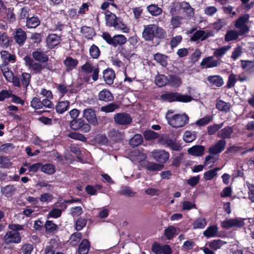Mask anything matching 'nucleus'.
<instances>
[{"label": "nucleus", "mask_w": 254, "mask_h": 254, "mask_svg": "<svg viewBox=\"0 0 254 254\" xmlns=\"http://www.w3.org/2000/svg\"><path fill=\"white\" fill-rule=\"evenodd\" d=\"M120 105L117 103H112L101 107L100 110L105 113H111L119 108Z\"/></svg>", "instance_id": "c03bdc74"}, {"label": "nucleus", "mask_w": 254, "mask_h": 254, "mask_svg": "<svg viewBox=\"0 0 254 254\" xmlns=\"http://www.w3.org/2000/svg\"><path fill=\"white\" fill-rule=\"evenodd\" d=\"M227 22L225 19H219L213 23V28L217 31L220 30L222 27L227 24Z\"/></svg>", "instance_id": "680f3d73"}, {"label": "nucleus", "mask_w": 254, "mask_h": 254, "mask_svg": "<svg viewBox=\"0 0 254 254\" xmlns=\"http://www.w3.org/2000/svg\"><path fill=\"white\" fill-rule=\"evenodd\" d=\"M155 37L159 39H163L166 36V31L162 27L155 24Z\"/></svg>", "instance_id": "bf43d9fd"}, {"label": "nucleus", "mask_w": 254, "mask_h": 254, "mask_svg": "<svg viewBox=\"0 0 254 254\" xmlns=\"http://www.w3.org/2000/svg\"><path fill=\"white\" fill-rule=\"evenodd\" d=\"M148 12L153 16H158L161 14L162 10L157 5L150 4L147 7Z\"/></svg>", "instance_id": "de8ad7c7"}, {"label": "nucleus", "mask_w": 254, "mask_h": 254, "mask_svg": "<svg viewBox=\"0 0 254 254\" xmlns=\"http://www.w3.org/2000/svg\"><path fill=\"white\" fill-rule=\"evenodd\" d=\"M142 37L145 41H152L155 37V24H149L144 26Z\"/></svg>", "instance_id": "ddd939ff"}, {"label": "nucleus", "mask_w": 254, "mask_h": 254, "mask_svg": "<svg viewBox=\"0 0 254 254\" xmlns=\"http://www.w3.org/2000/svg\"><path fill=\"white\" fill-rule=\"evenodd\" d=\"M213 119V118L211 116H206L204 118H202L195 123V124L198 126H203L208 124Z\"/></svg>", "instance_id": "0e129e2a"}, {"label": "nucleus", "mask_w": 254, "mask_h": 254, "mask_svg": "<svg viewBox=\"0 0 254 254\" xmlns=\"http://www.w3.org/2000/svg\"><path fill=\"white\" fill-rule=\"evenodd\" d=\"M196 138V135L194 132L187 131L183 136V139L186 142H191Z\"/></svg>", "instance_id": "052dcab7"}, {"label": "nucleus", "mask_w": 254, "mask_h": 254, "mask_svg": "<svg viewBox=\"0 0 254 254\" xmlns=\"http://www.w3.org/2000/svg\"><path fill=\"white\" fill-rule=\"evenodd\" d=\"M242 68L247 71H250L254 68V61H243L242 63Z\"/></svg>", "instance_id": "774afa93"}, {"label": "nucleus", "mask_w": 254, "mask_h": 254, "mask_svg": "<svg viewBox=\"0 0 254 254\" xmlns=\"http://www.w3.org/2000/svg\"><path fill=\"white\" fill-rule=\"evenodd\" d=\"M223 125L224 123H222L219 124H213L212 125L209 126L207 127L208 134H214L217 131L219 130V129H220L223 126Z\"/></svg>", "instance_id": "3c124183"}, {"label": "nucleus", "mask_w": 254, "mask_h": 254, "mask_svg": "<svg viewBox=\"0 0 254 254\" xmlns=\"http://www.w3.org/2000/svg\"><path fill=\"white\" fill-rule=\"evenodd\" d=\"M216 107L219 111L227 113L230 111L231 104L222 100H219L217 101Z\"/></svg>", "instance_id": "72a5a7b5"}, {"label": "nucleus", "mask_w": 254, "mask_h": 254, "mask_svg": "<svg viewBox=\"0 0 254 254\" xmlns=\"http://www.w3.org/2000/svg\"><path fill=\"white\" fill-rule=\"evenodd\" d=\"M204 147L202 145H195L190 148L188 151V153L193 156H200L204 152Z\"/></svg>", "instance_id": "cd10ccee"}, {"label": "nucleus", "mask_w": 254, "mask_h": 254, "mask_svg": "<svg viewBox=\"0 0 254 254\" xmlns=\"http://www.w3.org/2000/svg\"><path fill=\"white\" fill-rule=\"evenodd\" d=\"M212 36L213 33L211 31L198 30L193 33L190 38V40L192 41H196L197 40L203 41Z\"/></svg>", "instance_id": "f3484780"}, {"label": "nucleus", "mask_w": 254, "mask_h": 254, "mask_svg": "<svg viewBox=\"0 0 254 254\" xmlns=\"http://www.w3.org/2000/svg\"><path fill=\"white\" fill-rule=\"evenodd\" d=\"M70 126L73 129H80L83 132H87L91 129L90 126L88 124L85 123L82 119L72 120L70 123Z\"/></svg>", "instance_id": "1a4fd4ad"}, {"label": "nucleus", "mask_w": 254, "mask_h": 254, "mask_svg": "<svg viewBox=\"0 0 254 254\" xmlns=\"http://www.w3.org/2000/svg\"><path fill=\"white\" fill-rule=\"evenodd\" d=\"M2 71L5 79L8 81L12 82L13 84L18 87H20V82L18 78L14 76L12 71H9L7 68H4L2 69Z\"/></svg>", "instance_id": "dca6fc26"}, {"label": "nucleus", "mask_w": 254, "mask_h": 254, "mask_svg": "<svg viewBox=\"0 0 254 254\" xmlns=\"http://www.w3.org/2000/svg\"><path fill=\"white\" fill-rule=\"evenodd\" d=\"M18 79L20 82V86H22L26 89L31 81V75L27 72H23Z\"/></svg>", "instance_id": "2f4dec72"}, {"label": "nucleus", "mask_w": 254, "mask_h": 254, "mask_svg": "<svg viewBox=\"0 0 254 254\" xmlns=\"http://www.w3.org/2000/svg\"><path fill=\"white\" fill-rule=\"evenodd\" d=\"M83 117L93 125H96L98 124L95 111L92 108H88L84 109L83 111Z\"/></svg>", "instance_id": "4468645a"}, {"label": "nucleus", "mask_w": 254, "mask_h": 254, "mask_svg": "<svg viewBox=\"0 0 254 254\" xmlns=\"http://www.w3.org/2000/svg\"><path fill=\"white\" fill-rule=\"evenodd\" d=\"M220 170V168L216 167L213 169H210L209 171L204 173L203 175V178L206 181H209L213 179L217 175V172Z\"/></svg>", "instance_id": "a19ab883"}, {"label": "nucleus", "mask_w": 254, "mask_h": 254, "mask_svg": "<svg viewBox=\"0 0 254 254\" xmlns=\"http://www.w3.org/2000/svg\"><path fill=\"white\" fill-rule=\"evenodd\" d=\"M152 251L155 254H172V250L168 245L154 244L152 247Z\"/></svg>", "instance_id": "a211bd4d"}, {"label": "nucleus", "mask_w": 254, "mask_h": 254, "mask_svg": "<svg viewBox=\"0 0 254 254\" xmlns=\"http://www.w3.org/2000/svg\"><path fill=\"white\" fill-rule=\"evenodd\" d=\"M46 231L49 233L54 232L57 230V225L54 224L52 221L48 220L45 224Z\"/></svg>", "instance_id": "338daca9"}, {"label": "nucleus", "mask_w": 254, "mask_h": 254, "mask_svg": "<svg viewBox=\"0 0 254 254\" xmlns=\"http://www.w3.org/2000/svg\"><path fill=\"white\" fill-rule=\"evenodd\" d=\"M249 17V14H245L240 17L235 22V26L239 29L241 35H243L249 31V27L247 25Z\"/></svg>", "instance_id": "39448f33"}, {"label": "nucleus", "mask_w": 254, "mask_h": 254, "mask_svg": "<svg viewBox=\"0 0 254 254\" xmlns=\"http://www.w3.org/2000/svg\"><path fill=\"white\" fill-rule=\"evenodd\" d=\"M105 18L107 25L110 27L114 26L118 19L115 14L109 11L106 12Z\"/></svg>", "instance_id": "f704fd0d"}, {"label": "nucleus", "mask_w": 254, "mask_h": 254, "mask_svg": "<svg viewBox=\"0 0 254 254\" xmlns=\"http://www.w3.org/2000/svg\"><path fill=\"white\" fill-rule=\"evenodd\" d=\"M219 64V61L218 60H215L212 56L204 58L200 63V65L201 66H204L206 68L216 67Z\"/></svg>", "instance_id": "6ab92c4d"}, {"label": "nucleus", "mask_w": 254, "mask_h": 254, "mask_svg": "<svg viewBox=\"0 0 254 254\" xmlns=\"http://www.w3.org/2000/svg\"><path fill=\"white\" fill-rule=\"evenodd\" d=\"M167 59L166 55L160 53L154 55V59L163 67H166L167 65Z\"/></svg>", "instance_id": "49530a36"}, {"label": "nucleus", "mask_w": 254, "mask_h": 254, "mask_svg": "<svg viewBox=\"0 0 254 254\" xmlns=\"http://www.w3.org/2000/svg\"><path fill=\"white\" fill-rule=\"evenodd\" d=\"M230 46H225L216 49L213 53V55L218 58L222 57L230 49Z\"/></svg>", "instance_id": "ea45409f"}, {"label": "nucleus", "mask_w": 254, "mask_h": 254, "mask_svg": "<svg viewBox=\"0 0 254 254\" xmlns=\"http://www.w3.org/2000/svg\"><path fill=\"white\" fill-rule=\"evenodd\" d=\"M78 61L71 57H67L64 61V64L66 67L67 70H71L76 67Z\"/></svg>", "instance_id": "58836bf2"}, {"label": "nucleus", "mask_w": 254, "mask_h": 254, "mask_svg": "<svg viewBox=\"0 0 254 254\" xmlns=\"http://www.w3.org/2000/svg\"><path fill=\"white\" fill-rule=\"evenodd\" d=\"M144 137L146 140H150L157 138L158 134L151 130H146L143 132Z\"/></svg>", "instance_id": "13d9d810"}, {"label": "nucleus", "mask_w": 254, "mask_h": 254, "mask_svg": "<svg viewBox=\"0 0 254 254\" xmlns=\"http://www.w3.org/2000/svg\"><path fill=\"white\" fill-rule=\"evenodd\" d=\"M141 167L145 168L147 170L151 172L159 171L161 170L164 165L153 162H149L147 160H139L137 159Z\"/></svg>", "instance_id": "9d476101"}, {"label": "nucleus", "mask_w": 254, "mask_h": 254, "mask_svg": "<svg viewBox=\"0 0 254 254\" xmlns=\"http://www.w3.org/2000/svg\"><path fill=\"white\" fill-rule=\"evenodd\" d=\"M226 142L224 139L218 141L215 144L210 146L208 152L210 154L216 155L221 153L225 148Z\"/></svg>", "instance_id": "2eb2a0df"}, {"label": "nucleus", "mask_w": 254, "mask_h": 254, "mask_svg": "<svg viewBox=\"0 0 254 254\" xmlns=\"http://www.w3.org/2000/svg\"><path fill=\"white\" fill-rule=\"evenodd\" d=\"M248 188V198L252 202H254V185L248 182L246 183Z\"/></svg>", "instance_id": "69168bd1"}, {"label": "nucleus", "mask_w": 254, "mask_h": 254, "mask_svg": "<svg viewBox=\"0 0 254 254\" xmlns=\"http://www.w3.org/2000/svg\"><path fill=\"white\" fill-rule=\"evenodd\" d=\"M240 34V31L232 29L228 30L225 35V40L227 42L237 40Z\"/></svg>", "instance_id": "5701e85b"}, {"label": "nucleus", "mask_w": 254, "mask_h": 254, "mask_svg": "<svg viewBox=\"0 0 254 254\" xmlns=\"http://www.w3.org/2000/svg\"><path fill=\"white\" fill-rule=\"evenodd\" d=\"M166 119L168 124L175 128L184 127L189 120V118L186 114H174V111L172 110L168 111L166 113Z\"/></svg>", "instance_id": "f257e3e1"}, {"label": "nucleus", "mask_w": 254, "mask_h": 254, "mask_svg": "<svg viewBox=\"0 0 254 254\" xmlns=\"http://www.w3.org/2000/svg\"><path fill=\"white\" fill-rule=\"evenodd\" d=\"M155 83L158 86L163 87L169 83V79L163 74H159L155 77Z\"/></svg>", "instance_id": "e433bc0d"}, {"label": "nucleus", "mask_w": 254, "mask_h": 254, "mask_svg": "<svg viewBox=\"0 0 254 254\" xmlns=\"http://www.w3.org/2000/svg\"><path fill=\"white\" fill-rule=\"evenodd\" d=\"M70 105V102L68 101H60L56 106V112L59 114H63L67 111Z\"/></svg>", "instance_id": "c85d7f7f"}, {"label": "nucleus", "mask_w": 254, "mask_h": 254, "mask_svg": "<svg viewBox=\"0 0 254 254\" xmlns=\"http://www.w3.org/2000/svg\"><path fill=\"white\" fill-rule=\"evenodd\" d=\"M217 233V226L216 225H212L207 227V228L203 232V234L206 238H211L216 236Z\"/></svg>", "instance_id": "473e14b6"}, {"label": "nucleus", "mask_w": 254, "mask_h": 254, "mask_svg": "<svg viewBox=\"0 0 254 254\" xmlns=\"http://www.w3.org/2000/svg\"><path fill=\"white\" fill-rule=\"evenodd\" d=\"M143 141V138L141 134H136L129 140V144L133 147L139 145Z\"/></svg>", "instance_id": "8fccbe9b"}, {"label": "nucleus", "mask_w": 254, "mask_h": 254, "mask_svg": "<svg viewBox=\"0 0 254 254\" xmlns=\"http://www.w3.org/2000/svg\"><path fill=\"white\" fill-rule=\"evenodd\" d=\"M113 27H114L115 29L120 30L124 33H127L129 31V29L127 25L121 22L119 19Z\"/></svg>", "instance_id": "e2e57ef3"}, {"label": "nucleus", "mask_w": 254, "mask_h": 254, "mask_svg": "<svg viewBox=\"0 0 254 254\" xmlns=\"http://www.w3.org/2000/svg\"><path fill=\"white\" fill-rule=\"evenodd\" d=\"M178 4L179 5L180 10H182L183 12L186 13L187 16L190 17L193 15V9L191 7L189 3L184 1Z\"/></svg>", "instance_id": "bb28decb"}, {"label": "nucleus", "mask_w": 254, "mask_h": 254, "mask_svg": "<svg viewBox=\"0 0 254 254\" xmlns=\"http://www.w3.org/2000/svg\"><path fill=\"white\" fill-rule=\"evenodd\" d=\"M1 191L3 195L8 197L15 193L16 188L13 185H7L2 188Z\"/></svg>", "instance_id": "7c9ffc66"}, {"label": "nucleus", "mask_w": 254, "mask_h": 254, "mask_svg": "<svg viewBox=\"0 0 254 254\" xmlns=\"http://www.w3.org/2000/svg\"><path fill=\"white\" fill-rule=\"evenodd\" d=\"M118 193L128 196H133L135 192L129 187L124 186L121 188V189L118 191Z\"/></svg>", "instance_id": "4d7b16f0"}, {"label": "nucleus", "mask_w": 254, "mask_h": 254, "mask_svg": "<svg viewBox=\"0 0 254 254\" xmlns=\"http://www.w3.org/2000/svg\"><path fill=\"white\" fill-rule=\"evenodd\" d=\"M176 229L173 226H170L164 231L165 237L168 240H171L174 238L176 234Z\"/></svg>", "instance_id": "09e8293b"}, {"label": "nucleus", "mask_w": 254, "mask_h": 254, "mask_svg": "<svg viewBox=\"0 0 254 254\" xmlns=\"http://www.w3.org/2000/svg\"><path fill=\"white\" fill-rule=\"evenodd\" d=\"M90 245L86 239L83 240L80 244L78 248L79 254H87L89 250Z\"/></svg>", "instance_id": "4c0bfd02"}, {"label": "nucleus", "mask_w": 254, "mask_h": 254, "mask_svg": "<svg viewBox=\"0 0 254 254\" xmlns=\"http://www.w3.org/2000/svg\"><path fill=\"white\" fill-rule=\"evenodd\" d=\"M233 132V128L228 126L219 131L217 133V136L223 139L230 138Z\"/></svg>", "instance_id": "393cba45"}, {"label": "nucleus", "mask_w": 254, "mask_h": 254, "mask_svg": "<svg viewBox=\"0 0 254 254\" xmlns=\"http://www.w3.org/2000/svg\"><path fill=\"white\" fill-rule=\"evenodd\" d=\"M169 83L172 87H178L182 84V79L178 75H171L169 76Z\"/></svg>", "instance_id": "a18cd8bd"}, {"label": "nucleus", "mask_w": 254, "mask_h": 254, "mask_svg": "<svg viewBox=\"0 0 254 254\" xmlns=\"http://www.w3.org/2000/svg\"><path fill=\"white\" fill-rule=\"evenodd\" d=\"M32 57L35 61L42 63H46L49 59L46 54L40 51L33 52Z\"/></svg>", "instance_id": "c756f323"}, {"label": "nucleus", "mask_w": 254, "mask_h": 254, "mask_svg": "<svg viewBox=\"0 0 254 254\" xmlns=\"http://www.w3.org/2000/svg\"><path fill=\"white\" fill-rule=\"evenodd\" d=\"M103 77L107 84L109 85L112 84L115 77L114 71L111 69L104 70L103 72Z\"/></svg>", "instance_id": "a878e982"}, {"label": "nucleus", "mask_w": 254, "mask_h": 254, "mask_svg": "<svg viewBox=\"0 0 254 254\" xmlns=\"http://www.w3.org/2000/svg\"><path fill=\"white\" fill-rule=\"evenodd\" d=\"M183 18L178 15H173L171 19V24L174 28H178L182 23Z\"/></svg>", "instance_id": "864d4df0"}, {"label": "nucleus", "mask_w": 254, "mask_h": 254, "mask_svg": "<svg viewBox=\"0 0 254 254\" xmlns=\"http://www.w3.org/2000/svg\"><path fill=\"white\" fill-rule=\"evenodd\" d=\"M98 99L102 101L110 102L114 100V96L109 90L104 89L99 92Z\"/></svg>", "instance_id": "412c9836"}, {"label": "nucleus", "mask_w": 254, "mask_h": 254, "mask_svg": "<svg viewBox=\"0 0 254 254\" xmlns=\"http://www.w3.org/2000/svg\"><path fill=\"white\" fill-rule=\"evenodd\" d=\"M41 171L49 174H53L56 171V168L54 165L51 164H47L44 165L42 164Z\"/></svg>", "instance_id": "6e6d98bb"}, {"label": "nucleus", "mask_w": 254, "mask_h": 254, "mask_svg": "<svg viewBox=\"0 0 254 254\" xmlns=\"http://www.w3.org/2000/svg\"><path fill=\"white\" fill-rule=\"evenodd\" d=\"M53 195L50 193H42L39 196V200L42 203L48 204L53 200Z\"/></svg>", "instance_id": "603ef678"}, {"label": "nucleus", "mask_w": 254, "mask_h": 254, "mask_svg": "<svg viewBox=\"0 0 254 254\" xmlns=\"http://www.w3.org/2000/svg\"><path fill=\"white\" fill-rule=\"evenodd\" d=\"M221 226L224 229L231 228H241L244 225V219L241 218H227L221 223Z\"/></svg>", "instance_id": "0eeeda50"}, {"label": "nucleus", "mask_w": 254, "mask_h": 254, "mask_svg": "<svg viewBox=\"0 0 254 254\" xmlns=\"http://www.w3.org/2000/svg\"><path fill=\"white\" fill-rule=\"evenodd\" d=\"M108 136L115 141H119L123 139L124 133L119 130L113 128L109 131Z\"/></svg>", "instance_id": "4be33fe9"}, {"label": "nucleus", "mask_w": 254, "mask_h": 254, "mask_svg": "<svg viewBox=\"0 0 254 254\" xmlns=\"http://www.w3.org/2000/svg\"><path fill=\"white\" fill-rule=\"evenodd\" d=\"M151 155L154 160L160 163H165L170 157L169 152L162 149L154 150L151 152Z\"/></svg>", "instance_id": "9b49d317"}, {"label": "nucleus", "mask_w": 254, "mask_h": 254, "mask_svg": "<svg viewBox=\"0 0 254 254\" xmlns=\"http://www.w3.org/2000/svg\"><path fill=\"white\" fill-rule=\"evenodd\" d=\"M4 244H19L21 241V237L18 232L9 231L7 232L3 238Z\"/></svg>", "instance_id": "423d86ee"}, {"label": "nucleus", "mask_w": 254, "mask_h": 254, "mask_svg": "<svg viewBox=\"0 0 254 254\" xmlns=\"http://www.w3.org/2000/svg\"><path fill=\"white\" fill-rule=\"evenodd\" d=\"M40 23V20L36 16L27 18L26 20V26L29 28H36Z\"/></svg>", "instance_id": "79ce46f5"}, {"label": "nucleus", "mask_w": 254, "mask_h": 254, "mask_svg": "<svg viewBox=\"0 0 254 254\" xmlns=\"http://www.w3.org/2000/svg\"><path fill=\"white\" fill-rule=\"evenodd\" d=\"M103 39L110 45L116 47L117 45H122L127 42V38L123 35H116L111 37L108 33H103Z\"/></svg>", "instance_id": "7ed1b4c3"}, {"label": "nucleus", "mask_w": 254, "mask_h": 254, "mask_svg": "<svg viewBox=\"0 0 254 254\" xmlns=\"http://www.w3.org/2000/svg\"><path fill=\"white\" fill-rule=\"evenodd\" d=\"M46 42L49 47L53 48L60 43V38L56 34H50L47 37Z\"/></svg>", "instance_id": "b1692460"}, {"label": "nucleus", "mask_w": 254, "mask_h": 254, "mask_svg": "<svg viewBox=\"0 0 254 254\" xmlns=\"http://www.w3.org/2000/svg\"><path fill=\"white\" fill-rule=\"evenodd\" d=\"M114 120L117 125L127 126L132 122V119L130 114L123 112L115 114Z\"/></svg>", "instance_id": "6e6552de"}, {"label": "nucleus", "mask_w": 254, "mask_h": 254, "mask_svg": "<svg viewBox=\"0 0 254 254\" xmlns=\"http://www.w3.org/2000/svg\"><path fill=\"white\" fill-rule=\"evenodd\" d=\"M24 61L26 66L33 70L34 73H40L43 69L41 64L34 62L33 60L29 56L25 57Z\"/></svg>", "instance_id": "f8f14e48"}, {"label": "nucleus", "mask_w": 254, "mask_h": 254, "mask_svg": "<svg viewBox=\"0 0 254 254\" xmlns=\"http://www.w3.org/2000/svg\"><path fill=\"white\" fill-rule=\"evenodd\" d=\"M161 98L164 101L169 102H181L188 103L192 100L191 96L186 94H182L178 92H167L162 94Z\"/></svg>", "instance_id": "f03ea898"}, {"label": "nucleus", "mask_w": 254, "mask_h": 254, "mask_svg": "<svg viewBox=\"0 0 254 254\" xmlns=\"http://www.w3.org/2000/svg\"><path fill=\"white\" fill-rule=\"evenodd\" d=\"M158 142L165 147H167L172 150L180 151L181 149V146L177 143L175 139L171 138L169 135H163L159 138Z\"/></svg>", "instance_id": "20e7f679"}, {"label": "nucleus", "mask_w": 254, "mask_h": 254, "mask_svg": "<svg viewBox=\"0 0 254 254\" xmlns=\"http://www.w3.org/2000/svg\"><path fill=\"white\" fill-rule=\"evenodd\" d=\"M1 57L4 61L5 63L14 62L15 60V56L8 53L5 51L1 52Z\"/></svg>", "instance_id": "5fc2aeb1"}, {"label": "nucleus", "mask_w": 254, "mask_h": 254, "mask_svg": "<svg viewBox=\"0 0 254 254\" xmlns=\"http://www.w3.org/2000/svg\"><path fill=\"white\" fill-rule=\"evenodd\" d=\"M207 80L212 86L220 87L224 84L223 78L218 75H210L207 77Z\"/></svg>", "instance_id": "aec40b11"}, {"label": "nucleus", "mask_w": 254, "mask_h": 254, "mask_svg": "<svg viewBox=\"0 0 254 254\" xmlns=\"http://www.w3.org/2000/svg\"><path fill=\"white\" fill-rule=\"evenodd\" d=\"M206 224L207 222L205 218L203 217H199L195 220L193 222L192 227L194 229H203Z\"/></svg>", "instance_id": "37998d69"}, {"label": "nucleus", "mask_w": 254, "mask_h": 254, "mask_svg": "<svg viewBox=\"0 0 254 254\" xmlns=\"http://www.w3.org/2000/svg\"><path fill=\"white\" fill-rule=\"evenodd\" d=\"M26 36L24 31L21 29H18L16 30L14 39L17 43L19 45L23 44L26 40Z\"/></svg>", "instance_id": "c9c22d12"}]
</instances>
